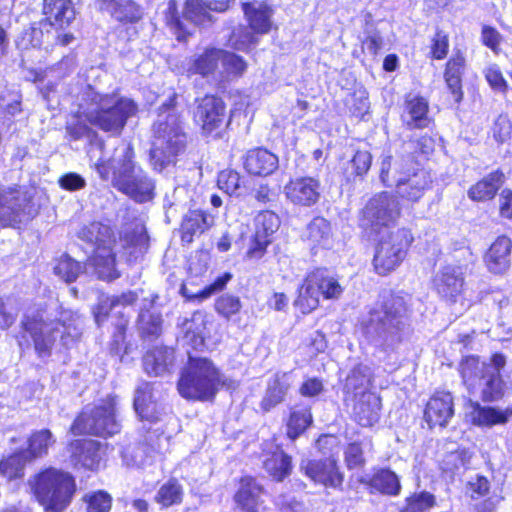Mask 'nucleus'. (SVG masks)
<instances>
[{
    "mask_svg": "<svg viewBox=\"0 0 512 512\" xmlns=\"http://www.w3.org/2000/svg\"><path fill=\"white\" fill-rule=\"evenodd\" d=\"M133 158V149L127 146L117 159H99L94 166L103 180H108L112 171L115 188L137 202H146L153 198L154 182L134 163Z\"/></svg>",
    "mask_w": 512,
    "mask_h": 512,
    "instance_id": "obj_1",
    "label": "nucleus"
},
{
    "mask_svg": "<svg viewBox=\"0 0 512 512\" xmlns=\"http://www.w3.org/2000/svg\"><path fill=\"white\" fill-rule=\"evenodd\" d=\"M187 136L183 131L180 117L174 109V98L162 105L153 126L150 161L155 170L161 171L183 152Z\"/></svg>",
    "mask_w": 512,
    "mask_h": 512,
    "instance_id": "obj_2",
    "label": "nucleus"
},
{
    "mask_svg": "<svg viewBox=\"0 0 512 512\" xmlns=\"http://www.w3.org/2000/svg\"><path fill=\"white\" fill-rule=\"evenodd\" d=\"M81 105L85 119L105 132L120 134L128 118L135 115L136 104L117 93L100 94L88 89Z\"/></svg>",
    "mask_w": 512,
    "mask_h": 512,
    "instance_id": "obj_3",
    "label": "nucleus"
},
{
    "mask_svg": "<svg viewBox=\"0 0 512 512\" xmlns=\"http://www.w3.org/2000/svg\"><path fill=\"white\" fill-rule=\"evenodd\" d=\"M406 307L403 299L391 296L375 306L362 321L367 340L376 347L389 349L401 341V330Z\"/></svg>",
    "mask_w": 512,
    "mask_h": 512,
    "instance_id": "obj_4",
    "label": "nucleus"
},
{
    "mask_svg": "<svg viewBox=\"0 0 512 512\" xmlns=\"http://www.w3.org/2000/svg\"><path fill=\"white\" fill-rule=\"evenodd\" d=\"M23 324L34 341L36 351L41 355L50 351L58 335L63 346L69 347L82 334L80 315L67 309L61 310L56 322H47L43 315L39 314L33 318H27Z\"/></svg>",
    "mask_w": 512,
    "mask_h": 512,
    "instance_id": "obj_5",
    "label": "nucleus"
},
{
    "mask_svg": "<svg viewBox=\"0 0 512 512\" xmlns=\"http://www.w3.org/2000/svg\"><path fill=\"white\" fill-rule=\"evenodd\" d=\"M231 386V381L220 373L207 358L189 357L178 381L180 395L189 400H210L220 387Z\"/></svg>",
    "mask_w": 512,
    "mask_h": 512,
    "instance_id": "obj_6",
    "label": "nucleus"
},
{
    "mask_svg": "<svg viewBox=\"0 0 512 512\" xmlns=\"http://www.w3.org/2000/svg\"><path fill=\"white\" fill-rule=\"evenodd\" d=\"M30 485L45 512H62L70 504L76 489L70 474L53 468L35 475Z\"/></svg>",
    "mask_w": 512,
    "mask_h": 512,
    "instance_id": "obj_7",
    "label": "nucleus"
},
{
    "mask_svg": "<svg viewBox=\"0 0 512 512\" xmlns=\"http://www.w3.org/2000/svg\"><path fill=\"white\" fill-rule=\"evenodd\" d=\"M80 237L95 244L89 265L100 279L113 280L119 277L116 269V239L112 229L99 222H93L80 231Z\"/></svg>",
    "mask_w": 512,
    "mask_h": 512,
    "instance_id": "obj_8",
    "label": "nucleus"
},
{
    "mask_svg": "<svg viewBox=\"0 0 512 512\" xmlns=\"http://www.w3.org/2000/svg\"><path fill=\"white\" fill-rule=\"evenodd\" d=\"M73 434L110 436L120 431L117 418V400L109 396L98 401L93 408L85 410L71 427Z\"/></svg>",
    "mask_w": 512,
    "mask_h": 512,
    "instance_id": "obj_9",
    "label": "nucleus"
},
{
    "mask_svg": "<svg viewBox=\"0 0 512 512\" xmlns=\"http://www.w3.org/2000/svg\"><path fill=\"white\" fill-rule=\"evenodd\" d=\"M413 241L412 234L405 228L381 233L373 259V266L379 275L394 271L405 259Z\"/></svg>",
    "mask_w": 512,
    "mask_h": 512,
    "instance_id": "obj_10",
    "label": "nucleus"
},
{
    "mask_svg": "<svg viewBox=\"0 0 512 512\" xmlns=\"http://www.w3.org/2000/svg\"><path fill=\"white\" fill-rule=\"evenodd\" d=\"M242 9L251 31L240 27L233 31L230 43L233 48L246 51L257 44L258 38L256 35L270 32L273 25V10L268 4L261 1L243 3Z\"/></svg>",
    "mask_w": 512,
    "mask_h": 512,
    "instance_id": "obj_11",
    "label": "nucleus"
},
{
    "mask_svg": "<svg viewBox=\"0 0 512 512\" xmlns=\"http://www.w3.org/2000/svg\"><path fill=\"white\" fill-rule=\"evenodd\" d=\"M390 157H385L381 162L380 179L387 186H394L397 195L403 200L417 202L425 191L431 186L430 174L425 170H417L413 173H401L399 176L390 175Z\"/></svg>",
    "mask_w": 512,
    "mask_h": 512,
    "instance_id": "obj_12",
    "label": "nucleus"
},
{
    "mask_svg": "<svg viewBox=\"0 0 512 512\" xmlns=\"http://www.w3.org/2000/svg\"><path fill=\"white\" fill-rule=\"evenodd\" d=\"M400 217L399 203L387 192L374 195L362 210L360 225L365 229L381 234Z\"/></svg>",
    "mask_w": 512,
    "mask_h": 512,
    "instance_id": "obj_13",
    "label": "nucleus"
},
{
    "mask_svg": "<svg viewBox=\"0 0 512 512\" xmlns=\"http://www.w3.org/2000/svg\"><path fill=\"white\" fill-rule=\"evenodd\" d=\"M32 190L0 188V222L15 225L32 219L37 214Z\"/></svg>",
    "mask_w": 512,
    "mask_h": 512,
    "instance_id": "obj_14",
    "label": "nucleus"
},
{
    "mask_svg": "<svg viewBox=\"0 0 512 512\" xmlns=\"http://www.w3.org/2000/svg\"><path fill=\"white\" fill-rule=\"evenodd\" d=\"M320 188V181L314 177H296L284 186V194L292 204L310 207L318 202Z\"/></svg>",
    "mask_w": 512,
    "mask_h": 512,
    "instance_id": "obj_15",
    "label": "nucleus"
},
{
    "mask_svg": "<svg viewBox=\"0 0 512 512\" xmlns=\"http://www.w3.org/2000/svg\"><path fill=\"white\" fill-rule=\"evenodd\" d=\"M301 470L313 482L325 487L337 488L343 482V474L333 458L302 461Z\"/></svg>",
    "mask_w": 512,
    "mask_h": 512,
    "instance_id": "obj_16",
    "label": "nucleus"
},
{
    "mask_svg": "<svg viewBox=\"0 0 512 512\" xmlns=\"http://www.w3.org/2000/svg\"><path fill=\"white\" fill-rule=\"evenodd\" d=\"M279 226V217L274 212H260L255 218V238L253 245L247 251V256L249 258L261 257L270 243V237L278 230Z\"/></svg>",
    "mask_w": 512,
    "mask_h": 512,
    "instance_id": "obj_17",
    "label": "nucleus"
},
{
    "mask_svg": "<svg viewBox=\"0 0 512 512\" xmlns=\"http://www.w3.org/2000/svg\"><path fill=\"white\" fill-rule=\"evenodd\" d=\"M195 119L206 134L214 132L224 123V102L215 96H205L197 106Z\"/></svg>",
    "mask_w": 512,
    "mask_h": 512,
    "instance_id": "obj_18",
    "label": "nucleus"
},
{
    "mask_svg": "<svg viewBox=\"0 0 512 512\" xmlns=\"http://www.w3.org/2000/svg\"><path fill=\"white\" fill-rule=\"evenodd\" d=\"M453 397L448 392L435 393L426 405L424 418L430 427H445L454 414Z\"/></svg>",
    "mask_w": 512,
    "mask_h": 512,
    "instance_id": "obj_19",
    "label": "nucleus"
},
{
    "mask_svg": "<svg viewBox=\"0 0 512 512\" xmlns=\"http://www.w3.org/2000/svg\"><path fill=\"white\" fill-rule=\"evenodd\" d=\"M434 285L437 292L447 300L455 301L464 285L461 267L448 265L443 267L435 276Z\"/></svg>",
    "mask_w": 512,
    "mask_h": 512,
    "instance_id": "obj_20",
    "label": "nucleus"
},
{
    "mask_svg": "<svg viewBox=\"0 0 512 512\" xmlns=\"http://www.w3.org/2000/svg\"><path fill=\"white\" fill-rule=\"evenodd\" d=\"M71 463L75 467L94 470L101 461L100 444L95 440H76L70 444Z\"/></svg>",
    "mask_w": 512,
    "mask_h": 512,
    "instance_id": "obj_21",
    "label": "nucleus"
},
{
    "mask_svg": "<svg viewBox=\"0 0 512 512\" xmlns=\"http://www.w3.org/2000/svg\"><path fill=\"white\" fill-rule=\"evenodd\" d=\"M353 414L356 421L365 427L373 426L380 418L381 399L376 393H362L353 398Z\"/></svg>",
    "mask_w": 512,
    "mask_h": 512,
    "instance_id": "obj_22",
    "label": "nucleus"
},
{
    "mask_svg": "<svg viewBox=\"0 0 512 512\" xmlns=\"http://www.w3.org/2000/svg\"><path fill=\"white\" fill-rule=\"evenodd\" d=\"M278 157L267 149L257 148L247 152L244 167L255 176H268L278 168Z\"/></svg>",
    "mask_w": 512,
    "mask_h": 512,
    "instance_id": "obj_23",
    "label": "nucleus"
},
{
    "mask_svg": "<svg viewBox=\"0 0 512 512\" xmlns=\"http://www.w3.org/2000/svg\"><path fill=\"white\" fill-rule=\"evenodd\" d=\"M511 248L512 241L507 236H499L492 243L485 256L486 265L491 272L501 274L508 269Z\"/></svg>",
    "mask_w": 512,
    "mask_h": 512,
    "instance_id": "obj_24",
    "label": "nucleus"
},
{
    "mask_svg": "<svg viewBox=\"0 0 512 512\" xmlns=\"http://www.w3.org/2000/svg\"><path fill=\"white\" fill-rule=\"evenodd\" d=\"M506 363L505 357L501 354H495L491 358V362L486 364L480 362L477 357H467L461 363V374L464 382H471L478 376V372H489L500 375V369Z\"/></svg>",
    "mask_w": 512,
    "mask_h": 512,
    "instance_id": "obj_25",
    "label": "nucleus"
},
{
    "mask_svg": "<svg viewBox=\"0 0 512 512\" xmlns=\"http://www.w3.org/2000/svg\"><path fill=\"white\" fill-rule=\"evenodd\" d=\"M134 408L142 420L155 421L158 419V404L154 400L153 387L150 383H142L137 387Z\"/></svg>",
    "mask_w": 512,
    "mask_h": 512,
    "instance_id": "obj_26",
    "label": "nucleus"
},
{
    "mask_svg": "<svg viewBox=\"0 0 512 512\" xmlns=\"http://www.w3.org/2000/svg\"><path fill=\"white\" fill-rule=\"evenodd\" d=\"M174 364V351L170 348H154L143 359L145 371L152 376H160L170 370Z\"/></svg>",
    "mask_w": 512,
    "mask_h": 512,
    "instance_id": "obj_27",
    "label": "nucleus"
},
{
    "mask_svg": "<svg viewBox=\"0 0 512 512\" xmlns=\"http://www.w3.org/2000/svg\"><path fill=\"white\" fill-rule=\"evenodd\" d=\"M100 9L119 22H135L140 19L139 7L132 0H98Z\"/></svg>",
    "mask_w": 512,
    "mask_h": 512,
    "instance_id": "obj_28",
    "label": "nucleus"
},
{
    "mask_svg": "<svg viewBox=\"0 0 512 512\" xmlns=\"http://www.w3.org/2000/svg\"><path fill=\"white\" fill-rule=\"evenodd\" d=\"M262 487L251 477H245L240 482V487L235 494V502L246 512H257L260 504Z\"/></svg>",
    "mask_w": 512,
    "mask_h": 512,
    "instance_id": "obj_29",
    "label": "nucleus"
},
{
    "mask_svg": "<svg viewBox=\"0 0 512 512\" xmlns=\"http://www.w3.org/2000/svg\"><path fill=\"white\" fill-rule=\"evenodd\" d=\"M304 239L312 249L329 247L332 243L330 223L323 217L314 218L306 228Z\"/></svg>",
    "mask_w": 512,
    "mask_h": 512,
    "instance_id": "obj_30",
    "label": "nucleus"
},
{
    "mask_svg": "<svg viewBox=\"0 0 512 512\" xmlns=\"http://www.w3.org/2000/svg\"><path fill=\"white\" fill-rule=\"evenodd\" d=\"M213 225V218L201 211H189L183 218L181 225L182 241L191 243L194 236L202 234Z\"/></svg>",
    "mask_w": 512,
    "mask_h": 512,
    "instance_id": "obj_31",
    "label": "nucleus"
},
{
    "mask_svg": "<svg viewBox=\"0 0 512 512\" xmlns=\"http://www.w3.org/2000/svg\"><path fill=\"white\" fill-rule=\"evenodd\" d=\"M44 14L51 25L64 27L75 17L71 0H45Z\"/></svg>",
    "mask_w": 512,
    "mask_h": 512,
    "instance_id": "obj_32",
    "label": "nucleus"
},
{
    "mask_svg": "<svg viewBox=\"0 0 512 512\" xmlns=\"http://www.w3.org/2000/svg\"><path fill=\"white\" fill-rule=\"evenodd\" d=\"M291 386L290 376L286 373L276 375L269 383L261 401V408L268 412L280 404Z\"/></svg>",
    "mask_w": 512,
    "mask_h": 512,
    "instance_id": "obj_33",
    "label": "nucleus"
},
{
    "mask_svg": "<svg viewBox=\"0 0 512 512\" xmlns=\"http://www.w3.org/2000/svg\"><path fill=\"white\" fill-rule=\"evenodd\" d=\"M470 386L478 385L484 401H495L504 394V384L500 375L489 372H478V376L471 382H466Z\"/></svg>",
    "mask_w": 512,
    "mask_h": 512,
    "instance_id": "obj_34",
    "label": "nucleus"
},
{
    "mask_svg": "<svg viewBox=\"0 0 512 512\" xmlns=\"http://www.w3.org/2000/svg\"><path fill=\"white\" fill-rule=\"evenodd\" d=\"M512 415L511 409L500 410L493 407H480L479 404L472 405L469 413L473 424L478 426H493L507 422Z\"/></svg>",
    "mask_w": 512,
    "mask_h": 512,
    "instance_id": "obj_35",
    "label": "nucleus"
},
{
    "mask_svg": "<svg viewBox=\"0 0 512 512\" xmlns=\"http://www.w3.org/2000/svg\"><path fill=\"white\" fill-rule=\"evenodd\" d=\"M313 272L310 273L304 280L302 286L299 288L298 297L294 305L303 313L308 314L319 306L320 291L317 283H314Z\"/></svg>",
    "mask_w": 512,
    "mask_h": 512,
    "instance_id": "obj_36",
    "label": "nucleus"
},
{
    "mask_svg": "<svg viewBox=\"0 0 512 512\" xmlns=\"http://www.w3.org/2000/svg\"><path fill=\"white\" fill-rule=\"evenodd\" d=\"M371 386L370 370L366 366H357L346 378L344 391L347 397L356 398L362 393H372L369 388Z\"/></svg>",
    "mask_w": 512,
    "mask_h": 512,
    "instance_id": "obj_37",
    "label": "nucleus"
},
{
    "mask_svg": "<svg viewBox=\"0 0 512 512\" xmlns=\"http://www.w3.org/2000/svg\"><path fill=\"white\" fill-rule=\"evenodd\" d=\"M464 66L465 58L460 53L453 56L446 65L444 74L445 81L456 102H460L463 97L461 77L464 71Z\"/></svg>",
    "mask_w": 512,
    "mask_h": 512,
    "instance_id": "obj_38",
    "label": "nucleus"
},
{
    "mask_svg": "<svg viewBox=\"0 0 512 512\" xmlns=\"http://www.w3.org/2000/svg\"><path fill=\"white\" fill-rule=\"evenodd\" d=\"M184 497L183 485L176 478H170L157 490L154 500L162 508L180 505Z\"/></svg>",
    "mask_w": 512,
    "mask_h": 512,
    "instance_id": "obj_39",
    "label": "nucleus"
},
{
    "mask_svg": "<svg viewBox=\"0 0 512 512\" xmlns=\"http://www.w3.org/2000/svg\"><path fill=\"white\" fill-rule=\"evenodd\" d=\"M503 182L504 174L500 171H495L472 186L469 190V197L477 201L491 199L495 196Z\"/></svg>",
    "mask_w": 512,
    "mask_h": 512,
    "instance_id": "obj_40",
    "label": "nucleus"
},
{
    "mask_svg": "<svg viewBox=\"0 0 512 512\" xmlns=\"http://www.w3.org/2000/svg\"><path fill=\"white\" fill-rule=\"evenodd\" d=\"M264 468L273 479L282 481L291 472V458L282 450L277 449L264 460Z\"/></svg>",
    "mask_w": 512,
    "mask_h": 512,
    "instance_id": "obj_41",
    "label": "nucleus"
},
{
    "mask_svg": "<svg viewBox=\"0 0 512 512\" xmlns=\"http://www.w3.org/2000/svg\"><path fill=\"white\" fill-rule=\"evenodd\" d=\"M54 443L55 438L52 432L48 429H41L31 434L28 438V448L24 451L32 461L45 456Z\"/></svg>",
    "mask_w": 512,
    "mask_h": 512,
    "instance_id": "obj_42",
    "label": "nucleus"
},
{
    "mask_svg": "<svg viewBox=\"0 0 512 512\" xmlns=\"http://www.w3.org/2000/svg\"><path fill=\"white\" fill-rule=\"evenodd\" d=\"M221 55V49L208 48L202 54L195 57L188 71L190 73L207 76L217 69Z\"/></svg>",
    "mask_w": 512,
    "mask_h": 512,
    "instance_id": "obj_43",
    "label": "nucleus"
},
{
    "mask_svg": "<svg viewBox=\"0 0 512 512\" xmlns=\"http://www.w3.org/2000/svg\"><path fill=\"white\" fill-rule=\"evenodd\" d=\"M406 112L409 119L406 123L412 128H424L429 124L428 102L422 97H414L407 101Z\"/></svg>",
    "mask_w": 512,
    "mask_h": 512,
    "instance_id": "obj_44",
    "label": "nucleus"
},
{
    "mask_svg": "<svg viewBox=\"0 0 512 512\" xmlns=\"http://www.w3.org/2000/svg\"><path fill=\"white\" fill-rule=\"evenodd\" d=\"M311 423L312 414L308 407L293 408L287 422V436L295 440Z\"/></svg>",
    "mask_w": 512,
    "mask_h": 512,
    "instance_id": "obj_45",
    "label": "nucleus"
},
{
    "mask_svg": "<svg viewBox=\"0 0 512 512\" xmlns=\"http://www.w3.org/2000/svg\"><path fill=\"white\" fill-rule=\"evenodd\" d=\"M313 275L315 280L312 281L317 283L320 294L325 299H338L341 296L343 287L336 278L321 269L314 271Z\"/></svg>",
    "mask_w": 512,
    "mask_h": 512,
    "instance_id": "obj_46",
    "label": "nucleus"
},
{
    "mask_svg": "<svg viewBox=\"0 0 512 512\" xmlns=\"http://www.w3.org/2000/svg\"><path fill=\"white\" fill-rule=\"evenodd\" d=\"M372 488L384 494L396 495L400 490V483L397 475L390 470H380L371 479Z\"/></svg>",
    "mask_w": 512,
    "mask_h": 512,
    "instance_id": "obj_47",
    "label": "nucleus"
},
{
    "mask_svg": "<svg viewBox=\"0 0 512 512\" xmlns=\"http://www.w3.org/2000/svg\"><path fill=\"white\" fill-rule=\"evenodd\" d=\"M29 461L31 459L24 450L16 452L0 462V472L9 479L20 477L25 464Z\"/></svg>",
    "mask_w": 512,
    "mask_h": 512,
    "instance_id": "obj_48",
    "label": "nucleus"
},
{
    "mask_svg": "<svg viewBox=\"0 0 512 512\" xmlns=\"http://www.w3.org/2000/svg\"><path fill=\"white\" fill-rule=\"evenodd\" d=\"M217 184L219 189L234 196H240L244 191L241 176L233 170H223L218 175Z\"/></svg>",
    "mask_w": 512,
    "mask_h": 512,
    "instance_id": "obj_49",
    "label": "nucleus"
},
{
    "mask_svg": "<svg viewBox=\"0 0 512 512\" xmlns=\"http://www.w3.org/2000/svg\"><path fill=\"white\" fill-rule=\"evenodd\" d=\"M151 450L145 444L130 445L122 452V457L127 466H144L151 457Z\"/></svg>",
    "mask_w": 512,
    "mask_h": 512,
    "instance_id": "obj_50",
    "label": "nucleus"
},
{
    "mask_svg": "<svg viewBox=\"0 0 512 512\" xmlns=\"http://www.w3.org/2000/svg\"><path fill=\"white\" fill-rule=\"evenodd\" d=\"M138 328L143 335L158 336L162 328L161 315L155 311H141L138 319Z\"/></svg>",
    "mask_w": 512,
    "mask_h": 512,
    "instance_id": "obj_51",
    "label": "nucleus"
},
{
    "mask_svg": "<svg viewBox=\"0 0 512 512\" xmlns=\"http://www.w3.org/2000/svg\"><path fill=\"white\" fill-rule=\"evenodd\" d=\"M82 267L80 263L74 261L67 255L62 256L54 267L56 275L66 282L74 281L80 274Z\"/></svg>",
    "mask_w": 512,
    "mask_h": 512,
    "instance_id": "obj_52",
    "label": "nucleus"
},
{
    "mask_svg": "<svg viewBox=\"0 0 512 512\" xmlns=\"http://www.w3.org/2000/svg\"><path fill=\"white\" fill-rule=\"evenodd\" d=\"M86 512H109L112 506L111 496L104 491H96L84 497Z\"/></svg>",
    "mask_w": 512,
    "mask_h": 512,
    "instance_id": "obj_53",
    "label": "nucleus"
},
{
    "mask_svg": "<svg viewBox=\"0 0 512 512\" xmlns=\"http://www.w3.org/2000/svg\"><path fill=\"white\" fill-rule=\"evenodd\" d=\"M241 308L240 298L231 294H223L215 302L216 311L227 319L237 314Z\"/></svg>",
    "mask_w": 512,
    "mask_h": 512,
    "instance_id": "obj_54",
    "label": "nucleus"
},
{
    "mask_svg": "<svg viewBox=\"0 0 512 512\" xmlns=\"http://www.w3.org/2000/svg\"><path fill=\"white\" fill-rule=\"evenodd\" d=\"M221 61L226 72L236 76L244 73L247 68V64L242 57L224 50H222Z\"/></svg>",
    "mask_w": 512,
    "mask_h": 512,
    "instance_id": "obj_55",
    "label": "nucleus"
},
{
    "mask_svg": "<svg viewBox=\"0 0 512 512\" xmlns=\"http://www.w3.org/2000/svg\"><path fill=\"white\" fill-rule=\"evenodd\" d=\"M484 74L487 82L494 91L502 94L506 93L508 84L498 66H489L486 68Z\"/></svg>",
    "mask_w": 512,
    "mask_h": 512,
    "instance_id": "obj_56",
    "label": "nucleus"
},
{
    "mask_svg": "<svg viewBox=\"0 0 512 512\" xmlns=\"http://www.w3.org/2000/svg\"><path fill=\"white\" fill-rule=\"evenodd\" d=\"M493 137L496 141L504 143L510 139L512 134V123L505 115H499L492 128Z\"/></svg>",
    "mask_w": 512,
    "mask_h": 512,
    "instance_id": "obj_57",
    "label": "nucleus"
},
{
    "mask_svg": "<svg viewBox=\"0 0 512 512\" xmlns=\"http://www.w3.org/2000/svg\"><path fill=\"white\" fill-rule=\"evenodd\" d=\"M59 186L67 191H78L86 186L85 179L74 172L66 173L58 179Z\"/></svg>",
    "mask_w": 512,
    "mask_h": 512,
    "instance_id": "obj_58",
    "label": "nucleus"
},
{
    "mask_svg": "<svg viewBox=\"0 0 512 512\" xmlns=\"http://www.w3.org/2000/svg\"><path fill=\"white\" fill-rule=\"evenodd\" d=\"M1 106L10 115L21 112V95L17 91L7 92L1 96Z\"/></svg>",
    "mask_w": 512,
    "mask_h": 512,
    "instance_id": "obj_59",
    "label": "nucleus"
},
{
    "mask_svg": "<svg viewBox=\"0 0 512 512\" xmlns=\"http://www.w3.org/2000/svg\"><path fill=\"white\" fill-rule=\"evenodd\" d=\"M372 156L368 151H357L351 160L356 175H364L370 169Z\"/></svg>",
    "mask_w": 512,
    "mask_h": 512,
    "instance_id": "obj_60",
    "label": "nucleus"
},
{
    "mask_svg": "<svg viewBox=\"0 0 512 512\" xmlns=\"http://www.w3.org/2000/svg\"><path fill=\"white\" fill-rule=\"evenodd\" d=\"M345 461L348 468L358 467L363 464V453L359 444H350L345 451Z\"/></svg>",
    "mask_w": 512,
    "mask_h": 512,
    "instance_id": "obj_61",
    "label": "nucleus"
},
{
    "mask_svg": "<svg viewBox=\"0 0 512 512\" xmlns=\"http://www.w3.org/2000/svg\"><path fill=\"white\" fill-rule=\"evenodd\" d=\"M448 37L442 31H438L433 38L432 54L436 59H443L448 52Z\"/></svg>",
    "mask_w": 512,
    "mask_h": 512,
    "instance_id": "obj_62",
    "label": "nucleus"
},
{
    "mask_svg": "<svg viewBox=\"0 0 512 512\" xmlns=\"http://www.w3.org/2000/svg\"><path fill=\"white\" fill-rule=\"evenodd\" d=\"M409 506L414 509L413 506L417 509H426L430 508L435 503V498L432 494L428 492H422L418 495H413L408 499Z\"/></svg>",
    "mask_w": 512,
    "mask_h": 512,
    "instance_id": "obj_63",
    "label": "nucleus"
},
{
    "mask_svg": "<svg viewBox=\"0 0 512 512\" xmlns=\"http://www.w3.org/2000/svg\"><path fill=\"white\" fill-rule=\"evenodd\" d=\"M499 201L501 215L506 218H512V191L503 190Z\"/></svg>",
    "mask_w": 512,
    "mask_h": 512,
    "instance_id": "obj_64",
    "label": "nucleus"
}]
</instances>
